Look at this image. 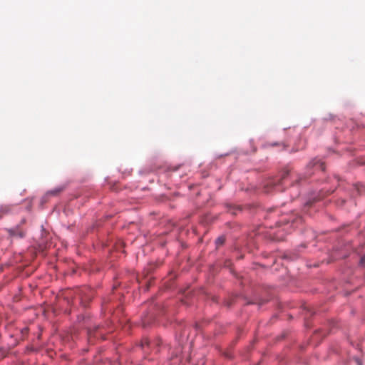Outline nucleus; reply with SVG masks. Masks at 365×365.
<instances>
[{
    "label": "nucleus",
    "mask_w": 365,
    "mask_h": 365,
    "mask_svg": "<svg viewBox=\"0 0 365 365\" xmlns=\"http://www.w3.org/2000/svg\"><path fill=\"white\" fill-rule=\"evenodd\" d=\"M289 175V171H284L283 175H282V177L281 178V180L285 179V178Z\"/></svg>",
    "instance_id": "nucleus-6"
},
{
    "label": "nucleus",
    "mask_w": 365,
    "mask_h": 365,
    "mask_svg": "<svg viewBox=\"0 0 365 365\" xmlns=\"http://www.w3.org/2000/svg\"><path fill=\"white\" fill-rule=\"evenodd\" d=\"M224 238L223 237H218L216 240V243L217 245H222L224 243Z\"/></svg>",
    "instance_id": "nucleus-5"
},
{
    "label": "nucleus",
    "mask_w": 365,
    "mask_h": 365,
    "mask_svg": "<svg viewBox=\"0 0 365 365\" xmlns=\"http://www.w3.org/2000/svg\"><path fill=\"white\" fill-rule=\"evenodd\" d=\"M271 211H277L275 209H271Z\"/></svg>",
    "instance_id": "nucleus-11"
},
{
    "label": "nucleus",
    "mask_w": 365,
    "mask_h": 365,
    "mask_svg": "<svg viewBox=\"0 0 365 365\" xmlns=\"http://www.w3.org/2000/svg\"><path fill=\"white\" fill-rule=\"evenodd\" d=\"M356 362H357L358 365H361V361L359 359L356 360Z\"/></svg>",
    "instance_id": "nucleus-10"
},
{
    "label": "nucleus",
    "mask_w": 365,
    "mask_h": 365,
    "mask_svg": "<svg viewBox=\"0 0 365 365\" xmlns=\"http://www.w3.org/2000/svg\"><path fill=\"white\" fill-rule=\"evenodd\" d=\"M83 292H84V290H83V289H80V290H78V295H79V297H80V299H81V301L82 302V303H83V302H84V301H86V300H87V298H86V297H85V298H84V297L82 296V294H83Z\"/></svg>",
    "instance_id": "nucleus-4"
},
{
    "label": "nucleus",
    "mask_w": 365,
    "mask_h": 365,
    "mask_svg": "<svg viewBox=\"0 0 365 365\" xmlns=\"http://www.w3.org/2000/svg\"><path fill=\"white\" fill-rule=\"evenodd\" d=\"M9 233H10L11 236H12V237L17 236L19 237H23L24 236V233L22 231H17L15 230H10Z\"/></svg>",
    "instance_id": "nucleus-2"
},
{
    "label": "nucleus",
    "mask_w": 365,
    "mask_h": 365,
    "mask_svg": "<svg viewBox=\"0 0 365 365\" xmlns=\"http://www.w3.org/2000/svg\"><path fill=\"white\" fill-rule=\"evenodd\" d=\"M63 190H64V187L61 186V187H56L53 190L48 191V194L52 195H58V193H60L61 192H62Z\"/></svg>",
    "instance_id": "nucleus-1"
},
{
    "label": "nucleus",
    "mask_w": 365,
    "mask_h": 365,
    "mask_svg": "<svg viewBox=\"0 0 365 365\" xmlns=\"http://www.w3.org/2000/svg\"><path fill=\"white\" fill-rule=\"evenodd\" d=\"M360 263L364 264L365 263V255L361 258Z\"/></svg>",
    "instance_id": "nucleus-8"
},
{
    "label": "nucleus",
    "mask_w": 365,
    "mask_h": 365,
    "mask_svg": "<svg viewBox=\"0 0 365 365\" xmlns=\"http://www.w3.org/2000/svg\"><path fill=\"white\" fill-rule=\"evenodd\" d=\"M11 210V207L10 205H3L0 207V214L5 215L9 212Z\"/></svg>",
    "instance_id": "nucleus-3"
},
{
    "label": "nucleus",
    "mask_w": 365,
    "mask_h": 365,
    "mask_svg": "<svg viewBox=\"0 0 365 365\" xmlns=\"http://www.w3.org/2000/svg\"><path fill=\"white\" fill-rule=\"evenodd\" d=\"M2 354H3V351H2V349L0 348V358H1Z\"/></svg>",
    "instance_id": "nucleus-9"
},
{
    "label": "nucleus",
    "mask_w": 365,
    "mask_h": 365,
    "mask_svg": "<svg viewBox=\"0 0 365 365\" xmlns=\"http://www.w3.org/2000/svg\"><path fill=\"white\" fill-rule=\"evenodd\" d=\"M282 222H283V223H287V222H288V221H287L286 220H283V221H277V222H276V224H277V226H279V225H281V223H282Z\"/></svg>",
    "instance_id": "nucleus-7"
}]
</instances>
